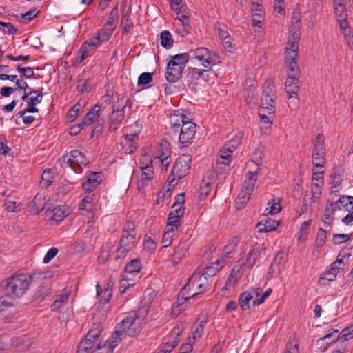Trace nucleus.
<instances>
[{
	"label": "nucleus",
	"instance_id": "nucleus-1",
	"mask_svg": "<svg viewBox=\"0 0 353 353\" xmlns=\"http://www.w3.org/2000/svg\"><path fill=\"white\" fill-rule=\"evenodd\" d=\"M148 307H140L138 311L128 313L117 325V330L112 336V341L110 343V347L114 348L117 346L123 334L131 337L136 336L142 329L143 321L148 314Z\"/></svg>",
	"mask_w": 353,
	"mask_h": 353
},
{
	"label": "nucleus",
	"instance_id": "nucleus-2",
	"mask_svg": "<svg viewBox=\"0 0 353 353\" xmlns=\"http://www.w3.org/2000/svg\"><path fill=\"white\" fill-rule=\"evenodd\" d=\"M266 84L262 93L261 105L259 112L261 119L260 129L263 134H267L271 128L276 105V101L274 99L276 94V86L271 81H268Z\"/></svg>",
	"mask_w": 353,
	"mask_h": 353
},
{
	"label": "nucleus",
	"instance_id": "nucleus-3",
	"mask_svg": "<svg viewBox=\"0 0 353 353\" xmlns=\"http://www.w3.org/2000/svg\"><path fill=\"white\" fill-rule=\"evenodd\" d=\"M333 8L340 32L347 46L353 50V31L350 25L344 0H333Z\"/></svg>",
	"mask_w": 353,
	"mask_h": 353
},
{
	"label": "nucleus",
	"instance_id": "nucleus-4",
	"mask_svg": "<svg viewBox=\"0 0 353 353\" xmlns=\"http://www.w3.org/2000/svg\"><path fill=\"white\" fill-rule=\"evenodd\" d=\"M32 281L28 274H15L4 281V290L8 296L19 298L28 290Z\"/></svg>",
	"mask_w": 353,
	"mask_h": 353
},
{
	"label": "nucleus",
	"instance_id": "nucleus-5",
	"mask_svg": "<svg viewBox=\"0 0 353 353\" xmlns=\"http://www.w3.org/2000/svg\"><path fill=\"white\" fill-rule=\"evenodd\" d=\"M137 243L134 233V224L132 222H127L123 230V233L119 241V245L116 251L115 259L119 260L125 258L127 254L133 250Z\"/></svg>",
	"mask_w": 353,
	"mask_h": 353
},
{
	"label": "nucleus",
	"instance_id": "nucleus-6",
	"mask_svg": "<svg viewBox=\"0 0 353 353\" xmlns=\"http://www.w3.org/2000/svg\"><path fill=\"white\" fill-rule=\"evenodd\" d=\"M128 99L123 95L117 96V101L113 103L112 111L110 115L109 131L114 132L121 125L125 118V108L128 103Z\"/></svg>",
	"mask_w": 353,
	"mask_h": 353
},
{
	"label": "nucleus",
	"instance_id": "nucleus-7",
	"mask_svg": "<svg viewBox=\"0 0 353 353\" xmlns=\"http://www.w3.org/2000/svg\"><path fill=\"white\" fill-rule=\"evenodd\" d=\"M259 172L258 170L248 171L245 175L242 188L236 199V205L238 209L243 208L250 199Z\"/></svg>",
	"mask_w": 353,
	"mask_h": 353
},
{
	"label": "nucleus",
	"instance_id": "nucleus-8",
	"mask_svg": "<svg viewBox=\"0 0 353 353\" xmlns=\"http://www.w3.org/2000/svg\"><path fill=\"white\" fill-rule=\"evenodd\" d=\"M59 162L62 168H69L78 174L81 172L82 167L87 165L88 160L81 152L72 150L59 159Z\"/></svg>",
	"mask_w": 353,
	"mask_h": 353
},
{
	"label": "nucleus",
	"instance_id": "nucleus-9",
	"mask_svg": "<svg viewBox=\"0 0 353 353\" xmlns=\"http://www.w3.org/2000/svg\"><path fill=\"white\" fill-rule=\"evenodd\" d=\"M192 159L189 155H182L179 157L172 169V172L168 177V181L172 183L175 179H180L183 177L190 168Z\"/></svg>",
	"mask_w": 353,
	"mask_h": 353
},
{
	"label": "nucleus",
	"instance_id": "nucleus-10",
	"mask_svg": "<svg viewBox=\"0 0 353 353\" xmlns=\"http://www.w3.org/2000/svg\"><path fill=\"white\" fill-rule=\"evenodd\" d=\"M325 138L323 134H319L314 141L312 163L316 168H323L325 163Z\"/></svg>",
	"mask_w": 353,
	"mask_h": 353
},
{
	"label": "nucleus",
	"instance_id": "nucleus-11",
	"mask_svg": "<svg viewBox=\"0 0 353 353\" xmlns=\"http://www.w3.org/2000/svg\"><path fill=\"white\" fill-rule=\"evenodd\" d=\"M192 57L201 62V65L204 68H209L215 64L216 55L212 53L208 48L199 47L190 52Z\"/></svg>",
	"mask_w": 353,
	"mask_h": 353
},
{
	"label": "nucleus",
	"instance_id": "nucleus-12",
	"mask_svg": "<svg viewBox=\"0 0 353 353\" xmlns=\"http://www.w3.org/2000/svg\"><path fill=\"white\" fill-rule=\"evenodd\" d=\"M196 124L187 121L181 128L179 142L181 147H188L192 142L196 133Z\"/></svg>",
	"mask_w": 353,
	"mask_h": 353
},
{
	"label": "nucleus",
	"instance_id": "nucleus-13",
	"mask_svg": "<svg viewBox=\"0 0 353 353\" xmlns=\"http://www.w3.org/2000/svg\"><path fill=\"white\" fill-rule=\"evenodd\" d=\"M238 144H239V141L235 140L230 141L226 143L220 150V155L217 159V163L228 165L232 161V153L237 147Z\"/></svg>",
	"mask_w": 353,
	"mask_h": 353
},
{
	"label": "nucleus",
	"instance_id": "nucleus-14",
	"mask_svg": "<svg viewBox=\"0 0 353 353\" xmlns=\"http://www.w3.org/2000/svg\"><path fill=\"white\" fill-rule=\"evenodd\" d=\"M203 292V289L201 288V284L197 281L196 276L192 275L182 289L181 293L183 295L188 294V296L185 297V300L186 301L202 293Z\"/></svg>",
	"mask_w": 353,
	"mask_h": 353
},
{
	"label": "nucleus",
	"instance_id": "nucleus-15",
	"mask_svg": "<svg viewBox=\"0 0 353 353\" xmlns=\"http://www.w3.org/2000/svg\"><path fill=\"white\" fill-rule=\"evenodd\" d=\"M265 247L264 244L256 243L252 250L248 252L245 265L248 268H252L259 261L261 254L265 252Z\"/></svg>",
	"mask_w": 353,
	"mask_h": 353
},
{
	"label": "nucleus",
	"instance_id": "nucleus-16",
	"mask_svg": "<svg viewBox=\"0 0 353 353\" xmlns=\"http://www.w3.org/2000/svg\"><path fill=\"white\" fill-rule=\"evenodd\" d=\"M260 293L261 289L259 288L255 289L252 288L243 293H241L239 299V303L241 308L243 310H248L250 308V302L251 301L253 302L256 297L259 296Z\"/></svg>",
	"mask_w": 353,
	"mask_h": 353
},
{
	"label": "nucleus",
	"instance_id": "nucleus-17",
	"mask_svg": "<svg viewBox=\"0 0 353 353\" xmlns=\"http://www.w3.org/2000/svg\"><path fill=\"white\" fill-rule=\"evenodd\" d=\"M170 144L166 141H163L160 143L158 148V155L157 157L162 165L163 170H166L170 164L168 159L170 157Z\"/></svg>",
	"mask_w": 353,
	"mask_h": 353
},
{
	"label": "nucleus",
	"instance_id": "nucleus-18",
	"mask_svg": "<svg viewBox=\"0 0 353 353\" xmlns=\"http://www.w3.org/2000/svg\"><path fill=\"white\" fill-rule=\"evenodd\" d=\"M154 173L153 172V166H146L143 168L141 174L137 181V188L139 190H141L145 187L149 185L153 179Z\"/></svg>",
	"mask_w": 353,
	"mask_h": 353
},
{
	"label": "nucleus",
	"instance_id": "nucleus-19",
	"mask_svg": "<svg viewBox=\"0 0 353 353\" xmlns=\"http://www.w3.org/2000/svg\"><path fill=\"white\" fill-rule=\"evenodd\" d=\"M183 70V69L177 67V65L174 64L168 63L165 73L166 80L170 83L179 81L182 77Z\"/></svg>",
	"mask_w": 353,
	"mask_h": 353
},
{
	"label": "nucleus",
	"instance_id": "nucleus-20",
	"mask_svg": "<svg viewBox=\"0 0 353 353\" xmlns=\"http://www.w3.org/2000/svg\"><path fill=\"white\" fill-rule=\"evenodd\" d=\"M339 203H341L344 208L343 211L348 214L342 219V222L345 225L353 224V196H349L348 198H343Z\"/></svg>",
	"mask_w": 353,
	"mask_h": 353
},
{
	"label": "nucleus",
	"instance_id": "nucleus-21",
	"mask_svg": "<svg viewBox=\"0 0 353 353\" xmlns=\"http://www.w3.org/2000/svg\"><path fill=\"white\" fill-rule=\"evenodd\" d=\"M101 182V172H90L87 175L86 181L82 188L85 192L93 191Z\"/></svg>",
	"mask_w": 353,
	"mask_h": 353
},
{
	"label": "nucleus",
	"instance_id": "nucleus-22",
	"mask_svg": "<svg viewBox=\"0 0 353 353\" xmlns=\"http://www.w3.org/2000/svg\"><path fill=\"white\" fill-rule=\"evenodd\" d=\"M189 249V245L186 242H180L174 248V252L171 256L170 262L172 265H176L181 263L184 258L187 251Z\"/></svg>",
	"mask_w": 353,
	"mask_h": 353
},
{
	"label": "nucleus",
	"instance_id": "nucleus-23",
	"mask_svg": "<svg viewBox=\"0 0 353 353\" xmlns=\"http://www.w3.org/2000/svg\"><path fill=\"white\" fill-rule=\"evenodd\" d=\"M299 76L289 74L285 81V92L289 98L296 97L299 90Z\"/></svg>",
	"mask_w": 353,
	"mask_h": 353
},
{
	"label": "nucleus",
	"instance_id": "nucleus-24",
	"mask_svg": "<svg viewBox=\"0 0 353 353\" xmlns=\"http://www.w3.org/2000/svg\"><path fill=\"white\" fill-rule=\"evenodd\" d=\"M97 334L90 332L86 337L78 345L77 353H89L94 347Z\"/></svg>",
	"mask_w": 353,
	"mask_h": 353
},
{
	"label": "nucleus",
	"instance_id": "nucleus-25",
	"mask_svg": "<svg viewBox=\"0 0 353 353\" xmlns=\"http://www.w3.org/2000/svg\"><path fill=\"white\" fill-rule=\"evenodd\" d=\"M330 234V230L319 228L314 246V254H320L325 244L327 236Z\"/></svg>",
	"mask_w": 353,
	"mask_h": 353
},
{
	"label": "nucleus",
	"instance_id": "nucleus-26",
	"mask_svg": "<svg viewBox=\"0 0 353 353\" xmlns=\"http://www.w3.org/2000/svg\"><path fill=\"white\" fill-rule=\"evenodd\" d=\"M279 226V222L272 219L261 221L256 225L257 232L259 233H267L275 230Z\"/></svg>",
	"mask_w": 353,
	"mask_h": 353
},
{
	"label": "nucleus",
	"instance_id": "nucleus-27",
	"mask_svg": "<svg viewBox=\"0 0 353 353\" xmlns=\"http://www.w3.org/2000/svg\"><path fill=\"white\" fill-rule=\"evenodd\" d=\"M296 58L294 52H290V55H285V63L288 68V76L289 74L299 76L300 70L296 63Z\"/></svg>",
	"mask_w": 353,
	"mask_h": 353
},
{
	"label": "nucleus",
	"instance_id": "nucleus-28",
	"mask_svg": "<svg viewBox=\"0 0 353 353\" xmlns=\"http://www.w3.org/2000/svg\"><path fill=\"white\" fill-rule=\"evenodd\" d=\"M184 208H175L170 214L167 225L179 228L181 224V219L184 214Z\"/></svg>",
	"mask_w": 353,
	"mask_h": 353
},
{
	"label": "nucleus",
	"instance_id": "nucleus-29",
	"mask_svg": "<svg viewBox=\"0 0 353 353\" xmlns=\"http://www.w3.org/2000/svg\"><path fill=\"white\" fill-rule=\"evenodd\" d=\"M187 121H190L189 118L180 110H175L170 116V123L174 128L181 127Z\"/></svg>",
	"mask_w": 353,
	"mask_h": 353
},
{
	"label": "nucleus",
	"instance_id": "nucleus-30",
	"mask_svg": "<svg viewBox=\"0 0 353 353\" xmlns=\"http://www.w3.org/2000/svg\"><path fill=\"white\" fill-rule=\"evenodd\" d=\"M188 77L192 80L199 81L200 79H203L205 81H208L209 77V70L190 67L188 69Z\"/></svg>",
	"mask_w": 353,
	"mask_h": 353
},
{
	"label": "nucleus",
	"instance_id": "nucleus-31",
	"mask_svg": "<svg viewBox=\"0 0 353 353\" xmlns=\"http://www.w3.org/2000/svg\"><path fill=\"white\" fill-rule=\"evenodd\" d=\"M207 321L202 320L197 321L192 327L191 335L189 337V341L195 343L199 339L201 338L203 329L206 325Z\"/></svg>",
	"mask_w": 353,
	"mask_h": 353
},
{
	"label": "nucleus",
	"instance_id": "nucleus-32",
	"mask_svg": "<svg viewBox=\"0 0 353 353\" xmlns=\"http://www.w3.org/2000/svg\"><path fill=\"white\" fill-rule=\"evenodd\" d=\"M137 135L136 134H127L121 142V145L125 153L131 154L136 149L137 146L133 139Z\"/></svg>",
	"mask_w": 353,
	"mask_h": 353
},
{
	"label": "nucleus",
	"instance_id": "nucleus-33",
	"mask_svg": "<svg viewBox=\"0 0 353 353\" xmlns=\"http://www.w3.org/2000/svg\"><path fill=\"white\" fill-rule=\"evenodd\" d=\"M349 196L343 195L341 196L339 199L335 202H327L325 210H324V214L325 216H332L334 212L336 211V210H343L344 207L341 205V203H339L340 201L343 199V198H348Z\"/></svg>",
	"mask_w": 353,
	"mask_h": 353
},
{
	"label": "nucleus",
	"instance_id": "nucleus-34",
	"mask_svg": "<svg viewBox=\"0 0 353 353\" xmlns=\"http://www.w3.org/2000/svg\"><path fill=\"white\" fill-rule=\"evenodd\" d=\"M44 196L41 194H37L32 201L30 203V208L32 213L39 214L46 208L45 204H43Z\"/></svg>",
	"mask_w": 353,
	"mask_h": 353
},
{
	"label": "nucleus",
	"instance_id": "nucleus-35",
	"mask_svg": "<svg viewBox=\"0 0 353 353\" xmlns=\"http://www.w3.org/2000/svg\"><path fill=\"white\" fill-rule=\"evenodd\" d=\"M70 214V208L67 205H59L53 210L52 219L60 222Z\"/></svg>",
	"mask_w": 353,
	"mask_h": 353
},
{
	"label": "nucleus",
	"instance_id": "nucleus-36",
	"mask_svg": "<svg viewBox=\"0 0 353 353\" xmlns=\"http://www.w3.org/2000/svg\"><path fill=\"white\" fill-rule=\"evenodd\" d=\"M101 110V105L96 104L94 107L87 112L83 118V123L91 125L96 119L99 116V111Z\"/></svg>",
	"mask_w": 353,
	"mask_h": 353
},
{
	"label": "nucleus",
	"instance_id": "nucleus-37",
	"mask_svg": "<svg viewBox=\"0 0 353 353\" xmlns=\"http://www.w3.org/2000/svg\"><path fill=\"white\" fill-rule=\"evenodd\" d=\"M135 285V281L132 276L124 274L119 282V292L121 294L125 293L127 290Z\"/></svg>",
	"mask_w": 353,
	"mask_h": 353
},
{
	"label": "nucleus",
	"instance_id": "nucleus-38",
	"mask_svg": "<svg viewBox=\"0 0 353 353\" xmlns=\"http://www.w3.org/2000/svg\"><path fill=\"white\" fill-rule=\"evenodd\" d=\"M189 56L186 53L178 54L171 57V60L168 63L174 64L179 68L184 69L185 65L188 62Z\"/></svg>",
	"mask_w": 353,
	"mask_h": 353
},
{
	"label": "nucleus",
	"instance_id": "nucleus-39",
	"mask_svg": "<svg viewBox=\"0 0 353 353\" xmlns=\"http://www.w3.org/2000/svg\"><path fill=\"white\" fill-rule=\"evenodd\" d=\"M141 269V264L140 261L139 259H133L125 265L124 274L132 276L134 273L139 272Z\"/></svg>",
	"mask_w": 353,
	"mask_h": 353
},
{
	"label": "nucleus",
	"instance_id": "nucleus-40",
	"mask_svg": "<svg viewBox=\"0 0 353 353\" xmlns=\"http://www.w3.org/2000/svg\"><path fill=\"white\" fill-rule=\"evenodd\" d=\"M119 19V10L118 6L117 5L110 12L108 20L104 26L109 27L113 30L117 28V21Z\"/></svg>",
	"mask_w": 353,
	"mask_h": 353
},
{
	"label": "nucleus",
	"instance_id": "nucleus-41",
	"mask_svg": "<svg viewBox=\"0 0 353 353\" xmlns=\"http://www.w3.org/2000/svg\"><path fill=\"white\" fill-rule=\"evenodd\" d=\"M114 31V30L104 26L102 29L97 32L96 36L103 43L107 42L110 39Z\"/></svg>",
	"mask_w": 353,
	"mask_h": 353
},
{
	"label": "nucleus",
	"instance_id": "nucleus-42",
	"mask_svg": "<svg viewBox=\"0 0 353 353\" xmlns=\"http://www.w3.org/2000/svg\"><path fill=\"white\" fill-rule=\"evenodd\" d=\"M161 44V46L166 48L170 49L173 46V39L170 32L168 30H164L161 33L160 35Z\"/></svg>",
	"mask_w": 353,
	"mask_h": 353
},
{
	"label": "nucleus",
	"instance_id": "nucleus-43",
	"mask_svg": "<svg viewBox=\"0 0 353 353\" xmlns=\"http://www.w3.org/2000/svg\"><path fill=\"white\" fill-rule=\"evenodd\" d=\"M220 269L221 268L219 267V260H216L215 264L213 263L212 265L205 267L200 272L208 278L216 275Z\"/></svg>",
	"mask_w": 353,
	"mask_h": 353
},
{
	"label": "nucleus",
	"instance_id": "nucleus-44",
	"mask_svg": "<svg viewBox=\"0 0 353 353\" xmlns=\"http://www.w3.org/2000/svg\"><path fill=\"white\" fill-rule=\"evenodd\" d=\"M33 94H30V91L27 93H24L22 96L21 99L26 101L27 103L37 105L42 101L43 94L32 95Z\"/></svg>",
	"mask_w": 353,
	"mask_h": 353
},
{
	"label": "nucleus",
	"instance_id": "nucleus-45",
	"mask_svg": "<svg viewBox=\"0 0 353 353\" xmlns=\"http://www.w3.org/2000/svg\"><path fill=\"white\" fill-rule=\"evenodd\" d=\"M95 201V195L88 194L86 195L82 200L79 208L85 211H90L92 208V203Z\"/></svg>",
	"mask_w": 353,
	"mask_h": 353
},
{
	"label": "nucleus",
	"instance_id": "nucleus-46",
	"mask_svg": "<svg viewBox=\"0 0 353 353\" xmlns=\"http://www.w3.org/2000/svg\"><path fill=\"white\" fill-rule=\"evenodd\" d=\"M263 157V152L261 148L256 149L252 154L251 156V161L252 163H254L256 165V170L258 172L260 171V165L261 164V161Z\"/></svg>",
	"mask_w": 353,
	"mask_h": 353
},
{
	"label": "nucleus",
	"instance_id": "nucleus-47",
	"mask_svg": "<svg viewBox=\"0 0 353 353\" xmlns=\"http://www.w3.org/2000/svg\"><path fill=\"white\" fill-rule=\"evenodd\" d=\"M310 227V221L303 222L299 230L298 241L303 242L306 241Z\"/></svg>",
	"mask_w": 353,
	"mask_h": 353
},
{
	"label": "nucleus",
	"instance_id": "nucleus-48",
	"mask_svg": "<svg viewBox=\"0 0 353 353\" xmlns=\"http://www.w3.org/2000/svg\"><path fill=\"white\" fill-rule=\"evenodd\" d=\"M53 181L54 176L51 170H44L41 175V185L44 188H47L52 183Z\"/></svg>",
	"mask_w": 353,
	"mask_h": 353
},
{
	"label": "nucleus",
	"instance_id": "nucleus-49",
	"mask_svg": "<svg viewBox=\"0 0 353 353\" xmlns=\"http://www.w3.org/2000/svg\"><path fill=\"white\" fill-rule=\"evenodd\" d=\"M298 42L295 40V38L293 39H289L285 47V55H290V52H294L295 57H298Z\"/></svg>",
	"mask_w": 353,
	"mask_h": 353
},
{
	"label": "nucleus",
	"instance_id": "nucleus-50",
	"mask_svg": "<svg viewBox=\"0 0 353 353\" xmlns=\"http://www.w3.org/2000/svg\"><path fill=\"white\" fill-rule=\"evenodd\" d=\"M101 43V41H99V38L95 35L82 45V49L88 50L89 52H90L92 48L99 47Z\"/></svg>",
	"mask_w": 353,
	"mask_h": 353
},
{
	"label": "nucleus",
	"instance_id": "nucleus-51",
	"mask_svg": "<svg viewBox=\"0 0 353 353\" xmlns=\"http://www.w3.org/2000/svg\"><path fill=\"white\" fill-rule=\"evenodd\" d=\"M132 23L130 17L128 14H125L122 16L121 20V26L123 33H128L132 28Z\"/></svg>",
	"mask_w": 353,
	"mask_h": 353
},
{
	"label": "nucleus",
	"instance_id": "nucleus-52",
	"mask_svg": "<svg viewBox=\"0 0 353 353\" xmlns=\"http://www.w3.org/2000/svg\"><path fill=\"white\" fill-rule=\"evenodd\" d=\"M68 293H64L61 294L60 297L58 299H56L52 304L50 307L51 310L53 312L57 311L62 306V305L68 301Z\"/></svg>",
	"mask_w": 353,
	"mask_h": 353
},
{
	"label": "nucleus",
	"instance_id": "nucleus-53",
	"mask_svg": "<svg viewBox=\"0 0 353 353\" xmlns=\"http://www.w3.org/2000/svg\"><path fill=\"white\" fill-rule=\"evenodd\" d=\"M174 21L177 26H182V27L185 28L191 29L189 17L187 14H183L178 15V17L174 19Z\"/></svg>",
	"mask_w": 353,
	"mask_h": 353
},
{
	"label": "nucleus",
	"instance_id": "nucleus-54",
	"mask_svg": "<svg viewBox=\"0 0 353 353\" xmlns=\"http://www.w3.org/2000/svg\"><path fill=\"white\" fill-rule=\"evenodd\" d=\"M268 205H270L263 211V215L268 216L269 214H276L280 212L281 207L279 202L274 201L271 204L270 203H268Z\"/></svg>",
	"mask_w": 353,
	"mask_h": 353
},
{
	"label": "nucleus",
	"instance_id": "nucleus-55",
	"mask_svg": "<svg viewBox=\"0 0 353 353\" xmlns=\"http://www.w3.org/2000/svg\"><path fill=\"white\" fill-rule=\"evenodd\" d=\"M0 31H2L4 34H13L17 30L10 23L0 21Z\"/></svg>",
	"mask_w": 353,
	"mask_h": 353
},
{
	"label": "nucleus",
	"instance_id": "nucleus-56",
	"mask_svg": "<svg viewBox=\"0 0 353 353\" xmlns=\"http://www.w3.org/2000/svg\"><path fill=\"white\" fill-rule=\"evenodd\" d=\"M12 346L17 348L19 351H23L27 350L30 344H24V340L21 338H12Z\"/></svg>",
	"mask_w": 353,
	"mask_h": 353
},
{
	"label": "nucleus",
	"instance_id": "nucleus-57",
	"mask_svg": "<svg viewBox=\"0 0 353 353\" xmlns=\"http://www.w3.org/2000/svg\"><path fill=\"white\" fill-rule=\"evenodd\" d=\"M353 338V325L350 327L344 329L343 330V334L341 336L338 334L336 339L332 340V341H335L338 339H342L343 341L350 340Z\"/></svg>",
	"mask_w": 353,
	"mask_h": 353
},
{
	"label": "nucleus",
	"instance_id": "nucleus-58",
	"mask_svg": "<svg viewBox=\"0 0 353 353\" xmlns=\"http://www.w3.org/2000/svg\"><path fill=\"white\" fill-rule=\"evenodd\" d=\"M157 248V244L150 236H145L143 241V248L148 252H152Z\"/></svg>",
	"mask_w": 353,
	"mask_h": 353
},
{
	"label": "nucleus",
	"instance_id": "nucleus-59",
	"mask_svg": "<svg viewBox=\"0 0 353 353\" xmlns=\"http://www.w3.org/2000/svg\"><path fill=\"white\" fill-rule=\"evenodd\" d=\"M211 190V185L210 183L203 182L200 187L199 190V198L201 200L205 199L208 195Z\"/></svg>",
	"mask_w": 353,
	"mask_h": 353
},
{
	"label": "nucleus",
	"instance_id": "nucleus-60",
	"mask_svg": "<svg viewBox=\"0 0 353 353\" xmlns=\"http://www.w3.org/2000/svg\"><path fill=\"white\" fill-rule=\"evenodd\" d=\"M193 275L196 276V280L201 284V288L203 289V291L206 290L208 286V278L200 272H195Z\"/></svg>",
	"mask_w": 353,
	"mask_h": 353
},
{
	"label": "nucleus",
	"instance_id": "nucleus-61",
	"mask_svg": "<svg viewBox=\"0 0 353 353\" xmlns=\"http://www.w3.org/2000/svg\"><path fill=\"white\" fill-rule=\"evenodd\" d=\"M351 235L350 234H334L333 241L334 244H341L348 241Z\"/></svg>",
	"mask_w": 353,
	"mask_h": 353
},
{
	"label": "nucleus",
	"instance_id": "nucleus-62",
	"mask_svg": "<svg viewBox=\"0 0 353 353\" xmlns=\"http://www.w3.org/2000/svg\"><path fill=\"white\" fill-rule=\"evenodd\" d=\"M152 81V74L149 72L142 73L138 79L139 85H148Z\"/></svg>",
	"mask_w": 353,
	"mask_h": 353
},
{
	"label": "nucleus",
	"instance_id": "nucleus-63",
	"mask_svg": "<svg viewBox=\"0 0 353 353\" xmlns=\"http://www.w3.org/2000/svg\"><path fill=\"white\" fill-rule=\"evenodd\" d=\"M19 203H17L15 201H6L5 207L6 210L11 212H17L19 210Z\"/></svg>",
	"mask_w": 353,
	"mask_h": 353
},
{
	"label": "nucleus",
	"instance_id": "nucleus-64",
	"mask_svg": "<svg viewBox=\"0 0 353 353\" xmlns=\"http://www.w3.org/2000/svg\"><path fill=\"white\" fill-rule=\"evenodd\" d=\"M57 252L58 250L55 248L49 249L43 258V263H49L57 254Z\"/></svg>",
	"mask_w": 353,
	"mask_h": 353
}]
</instances>
